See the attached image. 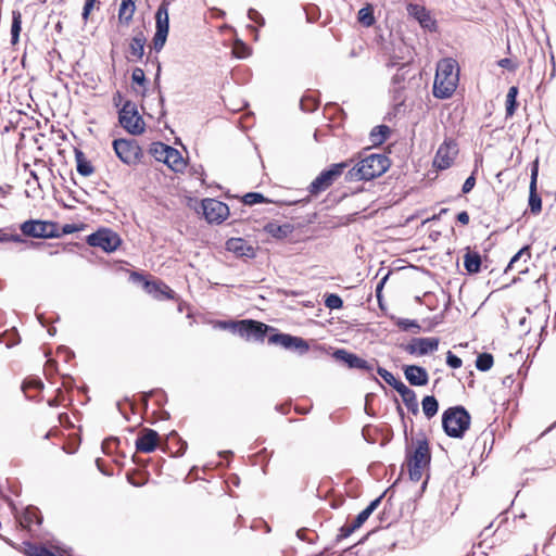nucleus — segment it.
Wrapping results in <instances>:
<instances>
[{
    "label": "nucleus",
    "instance_id": "obj_1",
    "mask_svg": "<svg viewBox=\"0 0 556 556\" xmlns=\"http://www.w3.org/2000/svg\"><path fill=\"white\" fill-rule=\"evenodd\" d=\"M261 334L257 336L256 342H264L267 340L269 345L279 346L286 351L295 353L300 356L309 351V342L299 336L282 332L278 328L262 323L260 326Z\"/></svg>",
    "mask_w": 556,
    "mask_h": 556
},
{
    "label": "nucleus",
    "instance_id": "obj_2",
    "mask_svg": "<svg viewBox=\"0 0 556 556\" xmlns=\"http://www.w3.org/2000/svg\"><path fill=\"white\" fill-rule=\"evenodd\" d=\"M419 437L416 439L413 451L408 445L405 450V463L412 482H418L421 479L424 469L430 467L432 458L429 440L424 432H420Z\"/></svg>",
    "mask_w": 556,
    "mask_h": 556
},
{
    "label": "nucleus",
    "instance_id": "obj_3",
    "mask_svg": "<svg viewBox=\"0 0 556 556\" xmlns=\"http://www.w3.org/2000/svg\"><path fill=\"white\" fill-rule=\"evenodd\" d=\"M441 419L443 432L452 439H463L471 425V415L463 405L447 407Z\"/></svg>",
    "mask_w": 556,
    "mask_h": 556
},
{
    "label": "nucleus",
    "instance_id": "obj_4",
    "mask_svg": "<svg viewBox=\"0 0 556 556\" xmlns=\"http://www.w3.org/2000/svg\"><path fill=\"white\" fill-rule=\"evenodd\" d=\"M129 281L135 285H140L141 288L155 300L163 301L178 299L176 292L163 280L144 275L143 273L131 271L129 275Z\"/></svg>",
    "mask_w": 556,
    "mask_h": 556
},
{
    "label": "nucleus",
    "instance_id": "obj_5",
    "mask_svg": "<svg viewBox=\"0 0 556 556\" xmlns=\"http://www.w3.org/2000/svg\"><path fill=\"white\" fill-rule=\"evenodd\" d=\"M352 163L353 159H349L339 163H332L324 168L308 185V192L312 195H318L326 191L341 175L344 174L345 169L350 167Z\"/></svg>",
    "mask_w": 556,
    "mask_h": 556
},
{
    "label": "nucleus",
    "instance_id": "obj_6",
    "mask_svg": "<svg viewBox=\"0 0 556 556\" xmlns=\"http://www.w3.org/2000/svg\"><path fill=\"white\" fill-rule=\"evenodd\" d=\"M262 321L247 318L240 320L232 319H217L213 323V327L220 330H228L247 341H255L261 333L260 326Z\"/></svg>",
    "mask_w": 556,
    "mask_h": 556
},
{
    "label": "nucleus",
    "instance_id": "obj_7",
    "mask_svg": "<svg viewBox=\"0 0 556 556\" xmlns=\"http://www.w3.org/2000/svg\"><path fill=\"white\" fill-rule=\"evenodd\" d=\"M118 124L131 136H140L146 131V123L138 108L131 100H125L118 110Z\"/></svg>",
    "mask_w": 556,
    "mask_h": 556
},
{
    "label": "nucleus",
    "instance_id": "obj_8",
    "mask_svg": "<svg viewBox=\"0 0 556 556\" xmlns=\"http://www.w3.org/2000/svg\"><path fill=\"white\" fill-rule=\"evenodd\" d=\"M168 10L169 0H162L154 14L155 33L152 38L150 51L153 50L156 54L163 50L169 34Z\"/></svg>",
    "mask_w": 556,
    "mask_h": 556
},
{
    "label": "nucleus",
    "instance_id": "obj_9",
    "mask_svg": "<svg viewBox=\"0 0 556 556\" xmlns=\"http://www.w3.org/2000/svg\"><path fill=\"white\" fill-rule=\"evenodd\" d=\"M112 148L118 160L128 166L141 163L144 156L141 146L134 138H116L112 142Z\"/></svg>",
    "mask_w": 556,
    "mask_h": 556
},
{
    "label": "nucleus",
    "instance_id": "obj_10",
    "mask_svg": "<svg viewBox=\"0 0 556 556\" xmlns=\"http://www.w3.org/2000/svg\"><path fill=\"white\" fill-rule=\"evenodd\" d=\"M86 243L92 248H100L106 254H111L119 249L123 239L113 229L99 227L86 237Z\"/></svg>",
    "mask_w": 556,
    "mask_h": 556
},
{
    "label": "nucleus",
    "instance_id": "obj_11",
    "mask_svg": "<svg viewBox=\"0 0 556 556\" xmlns=\"http://www.w3.org/2000/svg\"><path fill=\"white\" fill-rule=\"evenodd\" d=\"M356 159L364 165L368 181L381 177L392 165L390 157L386 153H370L363 156V153L359 152Z\"/></svg>",
    "mask_w": 556,
    "mask_h": 556
},
{
    "label": "nucleus",
    "instance_id": "obj_12",
    "mask_svg": "<svg viewBox=\"0 0 556 556\" xmlns=\"http://www.w3.org/2000/svg\"><path fill=\"white\" fill-rule=\"evenodd\" d=\"M201 210L205 220L211 225L223 224L230 214L229 206L213 198H205L201 201Z\"/></svg>",
    "mask_w": 556,
    "mask_h": 556
},
{
    "label": "nucleus",
    "instance_id": "obj_13",
    "mask_svg": "<svg viewBox=\"0 0 556 556\" xmlns=\"http://www.w3.org/2000/svg\"><path fill=\"white\" fill-rule=\"evenodd\" d=\"M439 344L438 337H414L408 343L400 346L409 355L426 356L438 351Z\"/></svg>",
    "mask_w": 556,
    "mask_h": 556
},
{
    "label": "nucleus",
    "instance_id": "obj_14",
    "mask_svg": "<svg viewBox=\"0 0 556 556\" xmlns=\"http://www.w3.org/2000/svg\"><path fill=\"white\" fill-rule=\"evenodd\" d=\"M13 514L22 529L33 531V527H40L43 522V516L37 506L28 505L20 511L13 506Z\"/></svg>",
    "mask_w": 556,
    "mask_h": 556
},
{
    "label": "nucleus",
    "instance_id": "obj_15",
    "mask_svg": "<svg viewBox=\"0 0 556 556\" xmlns=\"http://www.w3.org/2000/svg\"><path fill=\"white\" fill-rule=\"evenodd\" d=\"M457 153L458 148L456 141L453 139H445L435 153L433 167L438 170L450 168Z\"/></svg>",
    "mask_w": 556,
    "mask_h": 556
},
{
    "label": "nucleus",
    "instance_id": "obj_16",
    "mask_svg": "<svg viewBox=\"0 0 556 556\" xmlns=\"http://www.w3.org/2000/svg\"><path fill=\"white\" fill-rule=\"evenodd\" d=\"M406 10L408 15L418 22L419 26L424 30L430 33L438 31V22L432 17L430 11L426 7L417 3H408Z\"/></svg>",
    "mask_w": 556,
    "mask_h": 556
},
{
    "label": "nucleus",
    "instance_id": "obj_17",
    "mask_svg": "<svg viewBox=\"0 0 556 556\" xmlns=\"http://www.w3.org/2000/svg\"><path fill=\"white\" fill-rule=\"evenodd\" d=\"M538 177H539V159L531 163V174L529 184V198L528 206L533 215H539L542 212V198L538 191Z\"/></svg>",
    "mask_w": 556,
    "mask_h": 556
},
{
    "label": "nucleus",
    "instance_id": "obj_18",
    "mask_svg": "<svg viewBox=\"0 0 556 556\" xmlns=\"http://www.w3.org/2000/svg\"><path fill=\"white\" fill-rule=\"evenodd\" d=\"M160 434L152 428H143L135 440L136 451L139 453H153L159 446Z\"/></svg>",
    "mask_w": 556,
    "mask_h": 556
},
{
    "label": "nucleus",
    "instance_id": "obj_19",
    "mask_svg": "<svg viewBox=\"0 0 556 556\" xmlns=\"http://www.w3.org/2000/svg\"><path fill=\"white\" fill-rule=\"evenodd\" d=\"M241 202L248 206H253L255 204H261V203H276L278 205L292 206V205H298V204H303V205L307 204L309 202V197H306V198L300 199V200H294V201H285V200L274 201V200L265 197L262 192L250 191L241 197Z\"/></svg>",
    "mask_w": 556,
    "mask_h": 556
},
{
    "label": "nucleus",
    "instance_id": "obj_20",
    "mask_svg": "<svg viewBox=\"0 0 556 556\" xmlns=\"http://www.w3.org/2000/svg\"><path fill=\"white\" fill-rule=\"evenodd\" d=\"M225 248L228 252L233 253L237 257L240 258H255L256 250L253 245L249 244L245 239L241 237L229 238Z\"/></svg>",
    "mask_w": 556,
    "mask_h": 556
},
{
    "label": "nucleus",
    "instance_id": "obj_21",
    "mask_svg": "<svg viewBox=\"0 0 556 556\" xmlns=\"http://www.w3.org/2000/svg\"><path fill=\"white\" fill-rule=\"evenodd\" d=\"M402 370L407 382L413 387H425L429 382L427 369L420 365H403Z\"/></svg>",
    "mask_w": 556,
    "mask_h": 556
},
{
    "label": "nucleus",
    "instance_id": "obj_22",
    "mask_svg": "<svg viewBox=\"0 0 556 556\" xmlns=\"http://www.w3.org/2000/svg\"><path fill=\"white\" fill-rule=\"evenodd\" d=\"M47 220L39 218H28L18 225L22 238L45 239V229Z\"/></svg>",
    "mask_w": 556,
    "mask_h": 556
},
{
    "label": "nucleus",
    "instance_id": "obj_23",
    "mask_svg": "<svg viewBox=\"0 0 556 556\" xmlns=\"http://www.w3.org/2000/svg\"><path fill=\"white\" fill-rule=\"evenodd\" d=\"M161 448L169 452L172 457H181L188 448V443L173 430L166 435V441L161 443Z\"/></svg>",
    "mask_w": 556,
    "mask_h": 556
},
{
    "label": "nucleus",
    "instance_id": "obj_24",
    "mask_svg": "<svg viewBox=\"0 0 556 556\" xmlns=\"http://www.w3.org/2000/svg\"><path fill=\"white\" fill-rule=\"evenodd\" d=\"M458 79H444L434 77L432 94L440 100L450 99L457 88Z\"/></svg>",
    "mask_w": 556,
    "mask_h": 556
},
{
    "label": "nucleus",
    "instance_id": "obj_25",
    "mask_svg": "<svg viewBox=\"0 0 556 556\" xmlns=\"http://www.w3.org/2000/svg\"><path fill=\"white\" fill-rule=\"evenodd\" d=\"M295 230L291 223L278 224L277 220H270L263 226V231L276 240H285Z\"/></svg>",
    "mask_w": 556,
    "mask_h": 556
},
{
    "label": "nucleus",
    "instance_id": "obj_26",
    "mask_svg": "<svg viewBox=\"0 0 556 556\" xmlns=\"http://www.w3.org/2000/svg\"><path fill=\"white\" fill-rule=\"evenodd\" d=\"M134 36L130 39L129 42V54L131 58L129 60L131 61H142L144 56V47L147 45V37L141 29H134Z\"/></svg>",
    "mask_w": 556,
    "mask_h": 556
},
{
    "label": "nucleus",
    "instance_id": "obj_27",
    "mask_svg": "<svg viewBox=\"0 0 556 556\" xmlns=\"http://www.w3.org/2000/svg\"><path fill=\"white\" fill-rule=\"evenodd\" d=\"M43 389L45 384L42 380L37 376H28L21 383V391L27 401L39 402L41 399L37 397V395L30 394V391L34 390L38 393H41Z\"/></svg>",
    "mask_w": 556,
    "mask_h": 556
},
{
    "label": "nucleus",
    "instance_id": "obj_28",
    "mask_svg": "<svg viewBox=\"0 0 556 556\" xmlns=\"http://www.w3.org/2000/svg\"><path fill=\"white\" fill-rule=\"evenodd\" d=\"M435 77L444 79H459L458 64L452 58L442 59L438 62Z\"/></svg>",
    "mask_w": 556,
    "mask_h": 556
},
{
    "label": "nucleus",
    "instance_id": "obj_29",
    "mask_svg": "<svg viewBox=\"0 0 556 556\" xmlns=\"http://www.w3.org/2000/svg\"><path fill=\"white\" fill-rule=\"evenodd\" d=\"M464 267L468 275H476L482 270L483 257L478 251H473L470 247L465 249Z\"/></svg>",
    "mask_w": 556,
    "mask_h": 556
},
{
    "label": "nucleus",
    "instance_id": "obj_30",
    "mask_svg": "<svg viewBox=\"0 0 556 556\" xmlns=\"http://www.w3.org/2000/svg\"><path fill=\"white\" fill-rule=\"evenodd\" d=\"M408 67H409V62L402 63L397 67V72L393 75V77L391 79V84H392L391 92L393 93L394 100L400 99L402 91L405 88L404 83L407 79Z\"/></svg>",
    "mask_w": 556,
    "mask_h": 556
},
{
    "label": "nucleus",
    "instance_id": "obj_31",
    "mask_svg": "<svg viewBox=\"0 0 556 556\" xmlns=\"http://www.w3.org/2000/svg\"><path fill=\"white\" fill-rule=\"evenodd\" d=\"M396 392L400 394L404 405L406 406L407 410L414 415L417 416L419 414V404L417 401L416 392L407 387L405 383L401 386Z\"/></svg>",
    "mask_w": 556,
    "mask_h": 556
},
{
    "label": "nucleus",
    "instance_id": "obj_32",
    "mask_svg": "<svg viewBox=\"0 0 556 556\" xmlns=\"http://www.w3.org/2000/svg\"><path fill=\"white\" fill-rule=\"evenodd\" d=\"M392 129L386 124L375 126L369 132V141L371 147H381L390 138Z\"/></svg>",
    "mask_w": 556,
    "mask_h": 556
},
{
    "label": "nucleus",
    "instance_id": "obj_33",
    "mask_svg": "<svg viewBox=\"0 0 556 556\" xmlns=\"http://www.w3.org/2000/svg\"><path fill=\"white\" fill-rule=\"evenodd\" d=\"M332 357L349 369H356L359 355L346 349L338 348L332 352Z\"/></svg>",
    "mask_w": 556,
    "mask_h": 556
},
{
    "label": "nucleus",
    "instance_id": "obj_34",
    "mask_svg": "<svg viewBox=\"0 0 556 556\" xmlns=\"http://www.w3.org/2000/svg\"><path fill=\"white\" fill-rule=\"evenodd\" d=\"M164 164H166L175 173H181L187 166L181 153L174 147L169 146Z\"/></svg>",
    "mask_w": 556,
    "mask_h": 556
},
{
    "label": "nucleus",
    "instance_id": "obj_35",
    "mask_svg": "<svg viewBox=\"0 0 556 556\" xmlns=\"http://www.w3.org/2000/svg\"><path fill=\"white\" fill-rule=\"evenodd\" d=\"M75 161H76V170L83 177H89L94 173V166L92 163L86 157L84 151L75 148Z\"/></svg>",
    "mask_w": 556,
    "mask_h": 556
},
{
    "label": "nucleus",
    "instance_id": "obj_36",
    "mask_svg": "<svg viewBox=\"0 0 556 556\" xmlns=\"http://www.w3.org/2000/svg\"><path fill=\"white\" fill-rule=\"evenodd\" d=\"M136 11V0H122L118 8V22L128 26Z\"/></svg>",
    "mask_w": 556,
    "mask_h": 556
},
{
    "label": "nucleus",
    "instance_id": "obj_37",
    "mask_svg": "<svg viewBox=\"0 0 556 556\" xmlns=\"http://www.w3.org/2000/svg\"><path fill=\"white\" fill-rule=\"evenodd\" d=\"M7 242H15V243H26L30 249H39L43 245V242L26 240L22 238L18 233H8L5 228H0V243Z\"/></svg>",
    "mask_w": 556,
    "mask_h": 556
},
{
    "label": "nucleus",
    "instance_id": "obj_38",
    "mask_svg": "<svg viewBox=\"0 0 556 556\" xmlns=\"http://www.w3.org/2000/svg\"><path fill=\"white\" fill-rule=\"evenodd\" d=\"M319 93L314 90H307L300 100V108L303 112L312 113L319 106Z\"/></svg>",
    "mask_w": 556,
    "mask_h": 556
},
{
    "label": "nucleus",
    "instance_id": "obj_39",
    "mask_svg": "<svg viewBox=\"0 0 556 556\" xmlns=\"http://www.w3.org/2000/svg\"><path fill=\"white\" fill-rule=\"evenodd\" d=\"M519 94V88L517 86L509 87L507 94H506V101H505V117L510 118L515 115L519 102L517 100Z\"/></svg>",
    "mask_w": 556,
    "mask_h": 556
},
{
    "label": "nucleus",
    "instance_id": "obj_40",
    "mask_svg": "<svg viewBox=\"0 0 556 556\" xmlns=\"http://www.w3.org/2000/svg\"><path fill=\"white\" fill-rule=\"evenodd\" d=\"M357 22L364 27H371L376 24L375 8L371 3H366L358 10Z\"/></svg>",
    "mask_w": 556,
    "mask_h": 556
},
{
    "label": "nucleus",
    "instance_id": "obj_41",
    "mask_svg": "<svg viewBox=\"0 0 556 556\" xmlns=\"http://www.w3.org/2000/svg\"><path fill=\"white\" fill-rule=\"evenodd\" d=\"M439 401L434 395H425L421 400V409L425 417L430 420L439 412Z\"/></svg>",
    "mask_w": 556,
    "mask_h": 556
},
{
    "label": "nucleus",
    "instance_id": "obj_42",
    "mask_svg": "<svg viewBox=\"0 0 556 556\" xmlns=\"http://www.w3.org/2000/svg\"><path fill=\"white\" fill-rule=\"evenodd\" d=\"M344 180L346 182L353 181H368L366 177V172L364 170V165L361 164L359 160L344 174Z\"/></svg>",
    "mask_w": 556,
    "mask_h": 556
},
{
    "label": "nucleus",
    "instance_id": "obj_43",
    "mask_svg": "<svg viewBox=\"0 0 556 556\" xmlns=\"http://www.w3.org/2000/svg\"><path fill=\"white\" fill-rule=\"evenodd\" d=\"M22 31V13L18 10L12 11V23H11V45L15 46L20 41V35Z\"/></svg>",
    "mask_w": 556,
    "mask_h": 556
},
{
    "label": "nucleus",
    "instance_id": "obj_44",
    "mask_svg": "<svg viewBox=\"0 0 556 556\" xmlns=\"http://www.w3.org/2000/svg\"><path fill=\"white\" fill-rule=\"evenodd\" d=\"M391 319L402 331H413L414 333H418L421 330V327L416 319L395 316H392Z\"/></svg>",
    "mask_w": 556,
    "mask_h": 556
},
{
    "label": "nucleus",
    "instance_id": "obj_45",
    "mask_svg": "<svg viewBox=\"0 0 556 556\" xmlns=\"http://www.w3.org/2000/svg\"><path fill=\"white\" fill-rule=\"evenodd\" d=\"M376 371L383 379V381L392 387L395 391L404 384L400 378H396L391 371L384 367H381L379 364L377 365Z\"/></svg>",
    "mask_w": 556,
    "mask_h": 556
},
{
    "label": "nucleus",
    "instance_id": "obj_46",
    "mask_svg": "<svg viewBox=\"0 0 556 556\" xmlns=\"http://www.w3.org/2000/svg\"><path fill=\"white\" fill-rule=\"evenodd\" d=\"M149 477L150 473L148 471H146L144 473H140L136 469H131L126 472V479L128 483L136 488H140L147 484Z\"/></svg>",
    "mask_w": 556,
    "mask_h": 556
},
{
    "label": "nucleus",
    "instance_id": "obj_47",
    "mask_svg": "<svg viewBox=\"0 0 556 556\" xmlns=\"http://www.w3.org/2000/svg\"><path fill=\"white\" fill-rule=\"evenodd\" d=\"M131 83L132 85H138L142 88L140 94L142 97L147 96V86L149 84V79L146 77V73L141 67H135L131 72Z\"/></svg>",
    "mask_w": 556,
    "mask_h": 556
},
{
    "label": "nucleus",
    "instance_id": "obj_48",
    "mask_svg": "<svg viewBox=\"0 0 556 556\" xmlns=\"http://www.w3.org/2000/svg\"><path fill=\"white\" fill-rule=\"evenodd\" d=\"M168 149H169V146L164 143V142H161V141H155V142H152L149 147V153L159 162H163L165 161V157L167 155V152H168Z\"/></svg>",
    "mask_w": 556,
    "mask_h": 556
},
{
    "label": "nucleus",
    "instance_id": "obj_49",
    "mask_svg": "<svg viewBox=\"0 0 556 556\" xmlns=\"http://www.w3.org/2000/svg\"><path fill=\"white\" fill-rule=\"evenodd\" d=\"M494 364V357L489 352H482L478 354L476 358V368L479 371L486 372L489 371Z\"/></svg>",
    "mask_w": 556,
    "mask_h": 556
},
{
    "label": "nucleus",
    "instance_id": "obj_50",
    "mask_svg": "<svg viewBox=\"0 0 556 556\" xmlns=\"http://www.w3.org/2000/svg\"><path fill=\"white\" fill-rule=\"evenodd\" d=\"M400 478H397L387 490H384L378 497L370 501L369 504L365 507L369 515H371L381 504L382 498L390 493L393 496L394 488L397 484Z\"/></svg>",
    "mask_w": 556,
    "mask_h": 556
},
{
    "label": "nucleus",
    "instance_id": "obj_51",
    "mask_svg": "<svg viewBox=\"0 0 556 556\" xmlns=\"http://www.w3.org/2000/svg\"><path fill=\"white\" fill-rule=\"evenodd\" d=\"M324 305L330 311L343 308V299L338 293H325Z\"/></svg>",
    "mask_w": 556,
    "mask_h": 556
},
{
    "label": "nucleus",
    "instance_id": "obj_52",
    "mask_svg": "<svg viewBox=\"0 0 556 556\" xmlns=\"http://www.w3.org/2000/svg\"><path fill=\"white\" fill-rule=\"evenodd\" d=\"M232 53L237 59H245L252 53V49L242 40H238L232 49Z\"/></svg>",
    "mask_w": 556,
    "mask_h": 556
},
{
    "label": "nucleus",
    "instance_id": "obj_53",
    "mask_svg": "<svg viewBox=\"0 0 556 556\" xmlns=\"http://www.w3.org/2000/svg\"><path fill=\"white\" fill-rule=\"evenodd\" d=\"M391 273H387L376 285L375 294L378 302V305L381 309H384V303H383V288L386 282L388 281Z\"/></svg>",
    "mask_w": 556,
    "mask_h": 556
},
{
    "label": "nucleus",
    "instance_id": "obj_54",
    "mask_svg": "<svg viewBox=\"0 0 556 556\" xmlns=\"http://www.w3.org/2000/svg\"><path fill=\"white\" fill-rule=\"evenodd\" d=\"M60 224L54 220H47L45 229V239H59L60 238Z\"/></svg>",
    "mask_w": 556,
    "mask_h": 556
},
{
    "label": "nucleus",
    "instance_id": "obj_55",
    "mask_svg": "<svg viewBox=\"0 0 556 556\" xmlns=\"http://www.w3.org/2000/svg\"><path fill=\"white\" fill-rule=\"evenodd\" d=\"M380 431L379 427H374L371 425H365L362 429V435L364 440L369 444L376 443V435Z\"/></svg>",
    "mask_w": 556,
    "mask_h": 556
},
{
    "label": "nucleus",
    "instance_id": "obj_56",
    "mask_svg": "<svg viewBox=\"0 0 556 556\" xmlns=\"http://www.w3.org/2000/svg\"><path fill=\"white\" fill-rule=\"evenodd\" d=\"M356 530H357V528L353 523L350 526H346V525L341 526L338 530V534L336 535L333 543L339 544L343 540L351 536Z\"/></svg>",
    "mask_w": 556,
    "mask_h": 556
},
{
    "label": "nucleus",
    "instance_id": "obj_57",
    "mask_svg": "<svg viewBox=\"0 0 556 556\" xmlns=\"http://www.w3.org/2000/svg\"><path fill=\"white\" fill-rule=\"evenodd\" d=\"M4 338H5V346L8 349L13 348L21 342V336L15 327L7 330V336H4Z\"/></svg>",
    "mask_w": 556,
    "mask_h": 556
},
{
    "label": "nucleus",
    "instance_id": "obj_58",
    "mask_svg": "<svg viewBox=\"0 0 556 556\" xmlns=\"http://www.w3.org/2000/svg\"><path fill=\"white\" fill-rule=\"evenodd\" d=\"M147 394H151V397H155V405L159 407H163L167 403V394L163 389H152L147 391Z\"/></svg>",
    "mask_w": 556,
    "mask_h": 556
},
{
    "label": "nucleus",
    "instance_id": "obj_59",
    "mask_svg": "<svg viewBox=\"0 0 556 556\" xmlns=\"http://www.w3.org/2000/svg\"><path fill=\"white\" fill-rule=\"evenodd\" d=\"M377 365L378 361L375 358L369 362L363 357H359L356 369L371 375L375 368H377Z\"/></svg>",
    "mask_w": 556,
    "mask_h": 556
},
{
    "label": "nucleus",
    "instance_id": "obj_60",
    "mask_svg": "<svg viewBox=\"0 0 556 556\" xmlns=\"http://www.w3.org/2000/svg\"><path fill=\"white\" fill-rule=\"evenodd\" d=\"M121 444L118 437H109L102 441L101 448L104 454L113 453V446L117 447Z\"/></svg>",
    "mask_w": 556,
    "mask_h": 556
},
{
    "label": "nucleus",
    "instance_id": "obj_61",
    "mask_svg": "<svg viewBox=\"0 0 556 556\" xmlns=\"http://www.w3.org/2000/svg\"><path fill=\"white\" fill-rule=\"evenodd\" d=\"M304 11L307 23H315L320 17V10L315 4H307Z\"/></svg>",
    "mask_w": 556,
    "mask_h": 556
},
{
    "label": "nucleus",
    "instance_id": "obj_62",
    "mask_svg": "<svg viewBox=\"0 0 556 556\" xmlns=\"http://www.w3.org/2000/svg\"><path fill=\"white\" fill-rule=\"evenodd\" d=\"M378 434H381L382 440L380 442V446L384 447L387 446L393 439V429L391 426H387L384 428H380V431Z\"/></svg>",
    "mask_w": 556,
    "mask_h": 556
},
{
    "label": "nucleus",
    "instance_id": "obj_63",
    "mask_svg": "<svg viewBox=\"0 0 556 556\" xmlns=\"http://www.w3.org/2000/svg\"><path fill=\"white\" fill-rule=\"evenodd\" d=\"M446 365L452 369L460 368L463 365V361L459 356L454 354L452 351H447L446 353Z\"/></svg>",
    "mask_w": 556,
    "mask_h": 556
},
{
    "label": "nucleus",
    "instance_id": "obj_64",
    "mask_svg": "<svg viewBox=\"0 0 556 556\" xmlns=\"http://www.w3.org/2000/svg\"><path fill=\"white\" fill-rule=\"evenodd\" d=\"M476 172L477 169H475L467 178L466 180L464 181L463 186H462V193L463 194H467L469 193L476 186Z\"/></svg>",
    "mask_w": 556,
    "mask_h": 556
}]
</instances>
